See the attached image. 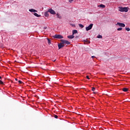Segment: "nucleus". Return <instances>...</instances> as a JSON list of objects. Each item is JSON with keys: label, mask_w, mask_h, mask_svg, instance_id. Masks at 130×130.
I'll return each mask as SVG.
<instances>
[{"label": "nucleus", "mask_w": 130, "mask_h": 130, "mask_svg": "<svg viewBox=\"0 0 130 130\" xmlns=\"http://www.w3.org/2000/svg\"><path fill=\"white\" fill-rule=\"evenodd\" d=\"M118 9L119 12H125L126 13L128 11V9L127 7H119Z\"/></svg>", "instance_id": "nucleus-1"}, {"label": "nucleus", "mask_w": 130, "mask_h": 130, "mask_svg": "<svg viewBox=\"0 0 130 130\" xmlns=\"http://www.w3.org/2000/svg\"><path fill=\"white\" fill-rule=\"evenodd\" d=\"M61 43H62V44H63L64 45H69L70 44H71V43L69 41H67L65 40H61Z\"/></svg>", "instance_id": "nucleus-2"}, {"label": "nucleus", "mask_w": 130, "mask_h": 130, "mask_svg": "<svg viewBox=\"0 0 130 130\" xmlns=\"http://www.w3.org/2000/svg\"><path fill=\"white\" fill-rule=\"evenodd\" d=\"M54 38H56L57 39H62L63 37L60 35H55L53 36Z\"/></svg>", "instance_id": "nucleus-3"}, {"label": "nucleus", "mask_w": 130, "mask_h": 130, "mask_svg": "<svg viewBox=\"0 0 130 130\" xmlns=\"http://www.w3.org/2000/svg\"><path fill=\"white\" fill-rule=\"evenodd\" d=\"M93 27V24H90L88 26L86 27V30L89 31V30H91Z\"/></svg>", "instance_id": "nucleus-4"}, {"label": "nucleus", "mask_w": 130, "mask_h": 130, "mask_svg": "<svg viewBox=\"0 0 130 130\" xmlns=\"http://www.w3.org/2000/svg\"><path fill=\"white\" fill-rule=\"evenodd\" d=\"M48 12L50 13L52 15H55V11L52 9H49Z\"/></svg>", "instance_id": "nucleus-5"}, {"label": "nucleus", "mask_w": 130, "mask_h": 130, "mask_svg": "<svg viewBox=\"0 0 130 130\" xmlns=\"http://www.w3.org/2000/svg\"><path fill=\"white\" fill-rule=\"evenodd\" d=\"M117 25H118V26H119V27H125V24H124V23L117 22Z\"/></svg>", "instance_id": "nucleus-6"}, {"label": "nucleus", "mask_w": 130, "mask_h": 130, "mask_svg": "<svg viewBox=\"0 0 130 130\" xmlns=\"http://www.w3.org/2000/svg\"><path fill=\"white\" fill-rule=\"evenodd\" d=\"M59 49H60L62 47H63L64 46V44H62V43H61L58 45Z\"/></svg>", "instance_id": "nucleus-7"}, {"label": "nucleus", "mask_w": 130, "mask_h": 130, "mask_svg": "<svg viewBox=\"0 0 130 130\" xmlns=\"http://www.w3.org/2000/svg\"><path fill=\"white\" fill-rule=\"evenodd\" d=\"M98 8H102V9H104L105 8V5L103 4H101L98 6Z\"/></svg>", "instance_id": "nucleus-8"}, {"label": "nucleus", "mask_w": 130, "mask_h": 130, "mask_svg": "<svg viewBox=\"0 0 130 130\" xmlns=\"http://www.w3.org/2000/svg\"><path fill=\"white\" fill-rule=\"evenodd\" d=\"M84 42V44H90V41H88V40H85Z\"/></svg>", "instance_id": "nucleus-9"}, {"label": "nucleus", "mask_w": 130, "mask_h": 130, "mask_svg": "<svg viewBox=\"0 0 130 130\" xmlns=\"http://www.w3.org/2000/svg\"><path fill=\"white\" fill-rule=\"evenodd\" d=\"M29 12H31V13H35V12H37V11L35 9H29Z\"/></svg>", "instance_id": "nucleus-10"}, {"label": "nucleus", "mask_w": 130, "mask_h": 130, "mask_svg": "<svg viewBox=\"0 0 130 130\" xmlns=\"http://www.w3.org/2000/svg\"><path fill=\"white\" fill-rule=\"evenodd\" d=\"M74 37L75 36H74L73 35L68 36V38H69V39H73V38H74Z\"/></svg>", "instance_id": "nucleus-11"}, {"label": "nucleus", "mask_w": 130, "mask_h": 130, "mask_svg": "<svg viewBox=\"0 0 130 130\" xmlns=\"http://www.w3.org/2000/svg\"><path fill=\"white\" fill-rule=\"evenodd\" d=\"M44 16H45V17H49V14H48V12H45Z\"/></svg>", "instance_id": "nucleus-12"}, {"label": "nucleus", "mask_w": 130, "mask_h": 130, "mask_svg": "<svg viewBox=\"0 0 130 130\" xmlns=\"http://www.w3.org/2000/svg\"><path fill=\"white\" fill-rule=\"evenodd\" d=\"M122 91H123V92H127V91H128V88H122Z\"/></svg>", "instance_id": "nucleus-13"}, {"label": "nucleus", "mask_w": 130, "mask_h": 130, "mask_svg": "<svg viewBox=\"0 0 130 130\" xmlns=\"http://www.w3.org/2000/svg\"><path fill=\"white\" fill-rule=\"evenodd\" d=\"M77 33H78V30H73V35H74V34H77Z\"/></svg>", "instance_id": "nucleus-14"}, {"label": "nucleus", "mask_w": 130, "mask_h": 130, "mask_svg": "<svg viewBox=\"0 0 130 130\" xmlns=\"http://www.w3.org/2000/svg\"><path fill=\"white\" fill-rule=\"evenodd\" d=\"M34 16H36V17H38V18H39V17H41V15H38L37 13H34Z\"/></svg>", "instance_id": "nucleus-15"}, {"label": "nucleus", "mask_w": 130, "mask_h": 130, "mask_svg": "<svg viewBox=\"0 0 130 130\" xmlns=\"http://www.w3.org/2000/svg\"><path fill=\"white\" fill-rule=\"evenodd\" d=\"M56 16H57V18L59 19H61V16L59 15V14L57 13Z\"/></svg>", "instance_id": "nucleus-16"}, {"label": "nucleus", "mask_w": 130, "mask_h": 130, "mask_svg": "<svg viewBox=\"0 0 130 130\" xmlns=\"http://www.w3.org/2000/svg\"><path fill=\"white\" fill-rule=\"evenodd\" d=\"M48 40V44H50L51 41L49 39H47Z\"/></svg>", "instance_id": "nucleus-17"}, {"label": "nucleus", "mask_w": 130, "mask_h": 130, "mask_svg": "<svg viewBox=\"0 0 130 130\" xmlns=\"http://www.w3.org/2000/svg\"><path fill=\"white\" fill-rule=\"evenodd\" d=\"M79 27H80V28H84V25H83L82 24H79Z\"/></svg>", "instance_id": "nucleus-18"}, {"label": "nucleus", "mask_w": 130, "mask_h": 130, "mask_svg": "<svg viewBox=\"0 0 130 130\" xmlns=\"http://www.w3.org/2000/svg\"><path fill=\"white\" fill-rule=\"evenodd\" d=\"M122 30V28H117V31H121Z\"/></svg>", "instance_id": "nucleus-19"}, {"label": "nucleus", "mask_w": 130, "mask_h": 130, "mask_svg": "<svg viewBox=\"0 0 130 130\" xmlns=\"http://www.w3.org/2000/svg\"><path fill=\"white\" fill-rule=\"evenodd\" d=\"M125 30H126V31H130V29H129V28H128V27H126V28H125Z\"/></svg>", "instance_id": "nucleus-20"}, {"label": "nucleus", "mask_w": 130, "mask_h": 130, "mask_svg": "<svg viewBox=\"0 0 130 130\" xmlns=\"http://www.w3.org/2000/svg\"><path fill=\"white\" fill-rule=\"evenodd\" d=\"M0 84L1 85H4V82L2 80H0Z\"/></svg>", "instance_id": "nucleus-21"}, {"label": "nucleus", "mask_w": 130, "mask_h": 130, "mask_svg": "<svg viewBox=\"0 0 130 130\" xmlns=\"http://www.w3.org/2000/svg\"><path fill=\"white\" fill-rule=\"evenodd\" d=\"M98 38H102V36H101V35H99V36H98Z\"/></svg>", "instance_id": "nucleus-22"}, {"label": "nucleus", "mask_w": 130, "mask_h": 130, "mask_svg": "<svg viewBox=\"0 0 130 130\" xmlns=\"http://www.w3.org/2000/svg\"><path fill=\"white\" fill-rule=\"evenodd\" d=\"M54 117H55V118H58V116L56 115H54Z\"/></svg>", "instance_id": "nucleus-23"}, {"label": "nucleus", "mask_w": 130, "mask_h": 130, "mask_svg": "<svg viewBox=\"0 0 130 130\" xmlns=\"http://www.w3.org/2000/svg\"><path fill=\"white\" fill-rule=\"evenodd\" d=\"M95 87H92V91H95Z\"/></svg>", "instance_id": "nucleus-24"}, {"label": "nucleus", "mask_w": 130, "mask_h": 130, "mask_svg": "<svg viewBox=\"0 0 130 130\" xmlns=\"http://www.w3.org/2000/svg\"><path fill=\"white\" fill-rule=\"evenodd\" d=\"M86 79H87V80H90V78H89L88 76H86Z\"/></svg>", "instance_id": "nucleus-25"}, {"label": "nucleus", "mask_w": 130, "mask_h": 130, "mask_svg": "<svg viewBox=\"0 0 130 130\" xmlns=\"http://www.w3.org/2000/svg\"><path fill=\"white\" fill-rule=\"evenodd\" d=\"M18 83H19V84H22V83H23V82H22V81L21 80H19Z\"/></svg>", "instance_id": "nucleus-26"}, {"label": "nucleus", "mask_w": 130, "mask_h": 130, "mask_svg": "<svg viewBox=\"0 0 130 130\" xmlns=\"http://www.w3.org/2000/svg\"><path fill=\"white\" fill-rule=\"evenodd\" d=\"M91 58H96V57L95 56H92Z\"/></svg>", "instance_id": "nucleus-27"}, {"label": "nucleus", "mask_w": 130, "mask_h": 130, "mask_svg": "<svg viewBox=\"0 0 130 130\" xmlns=\"http://www.w3.org/2000/svg\"><path fill=\"white\" fill-rule=\"evenodd\" d=\"M69 2L70 3H72V2H74V0H69Z\"/></svg>", "instance_id": "nucleus-28"}, {"label": "nucleus", "mask_w": 130, "mask_h": 130, "mask_svg": "<svg viewBox=\"0 0 130 130\" xmlns=\"http://www.w3.org/2000/svg\"><path fill=\"white\" fill-rule=\"evenodd\" d=\"M2 77L1 76H0V79H1V80H2Z\"/></svg>", "instance_id": "nucleus-29"}, {"label": "nucleus", "mask_w": 130, "mask_h": 130, "mask_svg": "<svg viewBox=\"0 0 130 130\" xmlns=\"http://www.w3.org/2000/svg\"><path fill=\"white\" fill-rule=\"evenodd\" d=\"M15 80L18 81V79H17V78H15Z\"/></svg>", "instance_id": "nucleus-30"}, {"label": "nucleus", "mask_w": 130, "mask_h": 130, "mask_svg": "<svg viewBox=\"0 0 130 130\" xmlns=\"http://www.w3.org/2000/svg\"><path fill=\"white\" fill-rule=\"evenodd\" d=\"M55 61V60H54V61Z\"/></svg>", "instance_id": "nucleus-31"}, {"label": "nucleus", "mask_w": 130, "mask_h": 130, "mask_svg": "<svg viewBox=\"0 0 130 130\" xmlns=\"http://www.w3.org/2000/svg\"><path fill=\"white\" fill-rule=\"evenodd\" d=\"M102 1H104V0H102Z\"/></svg>", "instance_id": "nucleus-32"}]
</instances>
